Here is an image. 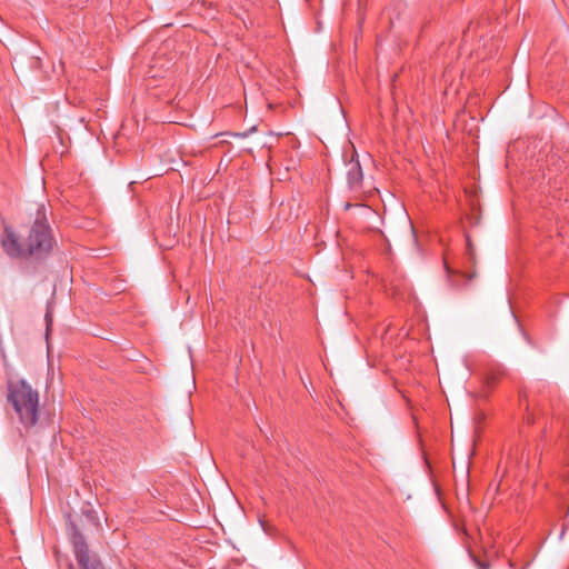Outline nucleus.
<instances>
[{
    "mask_svg": "<svg viewBox=\"0 0 569 569\" xmlns=\"http://www.w3.org/2000/svg\"><path fill=\"white\" fill-rule=\"evenodd\" d=\"M8 401L12 405L24 428L34 427L39 419V393L26 380L8 383Z\"/></svg>",
    "mask_w": 569,
    "mask_h": 569,
    "instance_id": "1",
    "label": "nucleus"
},
{
    "mask_svg": "<svg viewBox=\"0 0 569 569\" xmlns=\"http://www.w3.org/2000/svg\"><path fill=\"white\" fill-rule=\"evenodd\" d=\"M53 248V237L48 223L47 209L39 206L27 239V251L31 256L43 257L50 253Z\"/></svg>",
    "mask_w": 569,
    "mask_h": 569,
    "instance_id": "2",
    "label": "nucleus"
},
{
    "mask_svg": "<svg viewBox=\"0 0 569 569\" xmlns=\"http://www.w3.org/2000/svg\"><path fill=\"white\" fill-rule=\"evenodd\" d=\"M72 545L76 559L82 569H99L100 563L90 557V551L86 542L84 536L76 530L72 535Z\"/></svg>",
    "mask_w": 569,
    "mask_h": 569,
    "instance_id": "3",
    "label": "nucleus"
},
{
    "mask_svg": "<svg viewBox=\"0 0 569 569\" xmlns=\"http://www.w3.org/2000/svg\"><path fill=\"white\" fill-rule=\"evenodd\" d=\"M1 246L9 257L21 258L31 256L27 251V244L22 246L19 242L14 231L9 227L4 228L3 236L1 238Z\"/></svg>",
    "mask_w": 569,
    "mask_h": 569,
    "instance_id": "4",
    "label": "nucleus"
},
{
    "mask_svg": "<svg viewBox=\"0 0 569 569\" xmlns=\"http://www.w3.org/2000/svg\"><path fill=\"white\" fill-rule=\"evenodd\" d=\"M362 170L358 161L350 162V168L348 171V183L351 189H357L361 186L362 182Z\"/></svg>",
    "mask_w": 569,
    "mask_h": 569,
    "instance_id": "5",
    "label": "nucleus"
},
{
    "mask_svg": "<svg viewBox=\"0 0 569 569\" xmlns=\"http://www.w3.org/2000/svg\"><path fill=\"white\" fill-rule=\"evenodd\" d=\"M496 380H497V378H496L495 376H489V377L487 378V385H488L489 387H491V386H493V385L496 383Z\"/></svg>",
    "mask_w": 569,
    "mask_h": 569,
    "instance_id": "6",
    "label": "nucleus"
},
{
    "mask_svg": "<svg viewBox=\"0 0 569 569\" xmlns=\"http://www.w3.org/2000/svg\"><path fill=\"white\" fill-rule=\"evenodd\" d=\"M467 250H468V253L470 254V257L472 258L473 251H472V246L470 243L469 238L467 239Z\"/></svg>",
    "mask_w": 569,
    "mask_h": 569,
    "instance_id": "7",
    "label": "nucleus"
},
{
    "mask_svg": "<svg viewBox=\"0 0 569 569\" xmlns=\"http://www.w3.org/2000/svg\"><path fill=\"white\" fill-rule=\"evenodd\" d=\"M478 566L480 569H489V563H486V562L478 561Z\"/></svg>",
    "mask_w": 569,
    "mask_h": 569,
    "instance_id": "8",
    "label": "nucleus"
},
{
    "mask_svg": "<svg viewBox=\"0 0 569 569\" xmlns=\"http://www.w3.org/2000/svg\"><path fill=\"white\" fill-rule=\"evenodd\" d=\"M46 319H47V327L49 328V326L51 323V317L49 316V313L46 315Z\"/></svg>",
    "mask_w": 569,
    "mask_h": 569,
    "instance_id": "9",
    "label": "nucleus"
}]
</instances>
